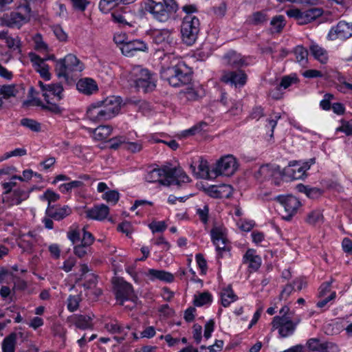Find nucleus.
<instances>
[{
  "label": "nucleus",
  "instance_id": "f257e3e1",
  "mask_svg": "<svg viewBox=\"0 0 352 352\" xmlns=\"http://www.w3.org/2000/svg\"><path fill=\"white\" fill-rule=\"evenodd\" d=\"M122 100L120 96H110L92 103L87 110V118L93 122H104L118 114Z\"/></svg>",
  "mask_w": 352,
  "mask_h": 352
},
{
  "label": "nucleus",
  "instance_id": "f03ea898",
  "mask_svg": "<svg viewBox=\"0 0 352 352\" xmlns=\"http://www.w3.org/2000/svg\"><path fill=\"white\" fill-rule=\"evenodd\" d=\"M144 0L141 3V8L144 13L150 14L152 17L160 22H166L171 15L176 13L179 5L175 0Z\"/></svg>",
  "mask_w": 352,
  "mask_h": 352
},
{
  "label": "nucleus",
  "instance_id": "7ed1b4c3",
  "mask_svg": "<svg viewBox=\"0 0 352 352\" xmlns=\"http://www.w3.org/2000/svg\"><path fill=\"white\" fill-rule=\"evenodd\" d=\"M160 76L170 85L177 87L191 82L192 71L184 61H179L175 65L162 67Z\"/></svg>",
  "mask_w": 352,
  "mask_h": 352
},
{
  "label": "nucleus",
  "instance_id": "20e7f679",
  "mask_svg": "<svg viewBox=\"0 0 352 352\" xmlns=\"http://www.w3.org/2000/svg\"><path fill=\"white\" fill-rule=\"evenodd\" d=\"M84 64L74 54H69L56 61L55 71L58 77L68 79L69 74L74 72H81Z\"/></svg>",
  "mask_w": 352,
  "mask_h": 352
},
{
  "label": "nucleus",
  "instance_id": "39448f33",
  "mask_svg": "<svg viewBox=\"0 0 352 352\" xmlns=\"http://www.w3.org/2000/svg\"><path fill=\"white\" fill-rule=\"evenodd\" d=\"M199 20L193 15H186L182 23L181 34L182 41L187 45H193L197 39L200 28Z\"/></svg>",
  "mask_w": 352,
  "mask_h": 352
},
{
  "label": "nucleus",
  "instance_id": "423d86ee",
  "mask_svg": "<svg viewBox=\"0 0 352 352\" xmlns=\"http://www.w3.org/2000/svg\"><path fill=\"white\" fill-rule=\"evenodd\" d=\"M135 84L139 89H142L144 93L151 92L156 87L155 75L151 73L148 69L137 67L135 69Z\"/></svg>",
  "mask_w": 352,
  "mask_h": 352
},
{
  "label": "nucleus",
  "instance_id": "0eeeda50",
  "mask_svg": "<svg viewBox=\"0 0 352 352\" xmlns=\"http://www.w3.org/2000/svg\"><path fill=\"white\" fill-rule=\"evenodd\" d=\"M323 13L324 10L320 8H311L304 11L298 8H293L286 11L287 16L295 19L300 25H304L315 21Z\"/></svg>",
  "mask_w": 352,
  "mask_h": 352
},
{
  "label": "nucleus",
  "instance_id": "6e6552de",
  "mask_svg": "<svg viewBox=\"0 0 352 352\" xmlns=\"http://www.w3.org/2000/svg\"><path fill=\"white\" fill-rule=\"evenodd\" d=\"M274 200L277 201L284 208V212L281 214L282 219L287 221H290L292 219L302 206L299 199L291 195H278L274 198Z\"/></svg>",
  "mask_w": 352,
  "mask_h": 352
},
{
  "label": "nucleus",
  "instance_id": "1a4fd4ad",
  "mask_svg": "<svg viewBox=\"0 0 352 352\" xmlns=\"http://www.w3.org/2000/svg\"><path fill=\"white\" fill-rule=\"evenodd\" d=\"M113 291L116 298L120 301V305H123L124 302L126 300L135 301L137 296L134 294L133 286L124 280L122 278H117L113 282Z\"/></svg>",
  "mask_w": 352,
  "mask_h": 352
},
{
  "label": "nucleus",
  "instance_id": "9d476101",
  "mask_svg": "<svg viewBox=\"0 0 352 352\" xmlns=\"http://www.w3.org/2000/svg\"><path fill=\"white\" fill-rule=\"evenodd\" d=\"M238 168L236 158L232 155L222 157L216 163V166L212 169V174L217 177L218 175L230 176Z\"/></svg>",
  "mask_w": 352,
  "mask_h": 352
},
{
  "label": "nucleus",
  "instance_id": "9b49d317",
  "mask_svg": "<svg viewBox=\"0 0 352 352\" xmlns=\"http://www.w3.org/2000/svg\"><path fill=\"white\" fill-rule=\"evenodd\" d=\"M248 80V75L243 69L223 70L220 81L235 87H243Z\"/></svg>",
  "mask_w": 352,
  "mask_h": 352
},
{
  "label": "nucleus",
  "instance_id": "f8f14e48",
  "mask_svg": "<svg viewBox=\"0 0 352 352\" xmlns=\"http://www.w3.org/2000/svg\"><path fill=\"white\" fill-rule=\"evenodd\" d=\"M352 37V23L345 21H340L336 25L332 26L327 34V39L335 41L340 39L346 41Z\"/></svg>",
  "mask_w": 352,
  "mask_h": 352
},
{
  "label": "nucleus",
  "instance_id": "ddd939ff",
  "mask_svg": "<svg viewBox=\"0 0 352 352\" xmlns=\"http://www.w3.org/2000/svg\"><path fill=\"white\" fill-rule=\"evenodd\" d=\"M150 36L154 43L161 45L162 47L166 49L172 47L175 43L172 30L167 28L155 29L151 30Z\"/></svg>",
  "mask_w": 352,
  "mask_h": 352
},
{
  "label": "nucleus",
  "instance_id": "4468645a",
  "mask_svg": "<svg viewBox=\"0 0 352 352\" xmlns=\"http://www.w3.org/2000/svg\"><path fill=\"white\" fill-rule=\"evenodd\" d=\"M272 331L278 330L280 338L288 337L292 335L296 329V323L292 320H284V318L276 316L272 321Z\"/></svg>",
  "mask_w": 352,
  "mask_h": 352
},
{
  "label": "nucleus",
  "instance_id": "2eb2a0df",
  "mask_svg": "<svg viewBox=\"0 0 352 352\" xmlns=\"http://www.w3.org/2000/svg\"><path fill=\"white\" fill-rule=\"evenodd\" d=\"M210 236L220 256H222V252H229L230 250V247L228 245V240L224 228L222 227L212 228L210 230Z\"/></svg>",
  "mask_w": 352,
  "mask_h": 352
},
{
  "label": "nucleus",
  "instance_id": "dca6fc26",
  "mask_svg": "<svg viewBox=\"0 0 352 352\" xmlns=\"http://www.w3.org/2000/svg\"><path fill=\"white\" fill-rule=\"evenodd\" d=\"M281 177H285L291 180L303 179L307 175L305 174L301 167V162L292 161L289 165L281 170Z\"/></svg>",
  "mask_w": 352,
  "mask_h": 352
},
{
  "label": "nucleus",
  "instance_id": "f3484780",
  "mask_svg": "<svg viewBox=\"0 0 352 352\" xmlns=\"http://www.w3.org/2000/svg\"><path fill=\"white\" fill-rule=\"evenodd\" d=\"M307 346L313 352H339L338 346L331 342H320L318 338H310L307 342Z\"/></svg>",
  "mask_w": 352,
  "mask_h": 352
},
{
  "label": "nucleus",
  "instance_id": "a211bd4d",
  "mask_svg": "<svg viewBox=\"0 0 352 352\" xmlns=\"http://www.w3.org/2000/svg\"><path fill=\"white\" fill-rule=\"evenodd\" d=\"M33 189L34 188L28 189L22 187L14 188L10 196L3 197V201L8 203L9 206L19 205L29 198Z\"/></svg>",
  "mask_w": 352,
  "mask_h": 352
},
{
  "label": "nucleus",
  "instance_id": "6ab92c4d",
  "mask_svg": "<svg viewBox=\"0 0 352 352\" xmlns=\"http://www.w3.org/2000/svg\"><path fill=\"white\" fill-rule=\"evenodd\" d=\"M280 167L275 164H263L259 169L254 173L255 179L260 182L269 179L277 174L280 175Z\"/></svg>",
  "mask_w": 352,
  "mask_h": 352
},
{
  "label": "nucleus",
  "instance_id": "aec40b11",
  "mask_svg": "<svg viewBox=\"0 0 352 352\" xmlns=\"http://www.w3.org/2000/svg\"><path fill=\"white\" fill-rule=\"evenodd\" d=\"M72 212V208L68 206L48 204L45 210L47 217L55 221H61L70 215Z\"/></svg>",
  "mask_w": 352,
  "mask_h": 352
},
{
  "label": "nucleus",
  "instance_id": "412c9836",
  "mask_svg": "<svg viewBox=\"0 0 352 352\" xmlns=\"http://www.w3.org/2000/svg\"><path fill=\"white\" fill-rule=\"evenodd\" d=\"M120 49L124 55L133 56L137 52H146L148 47L143 41L135 39L123 43Z\"/></svg>",
  "mask_w": 352,
  "mask_h": 352
},
{
  "label": "nucleus",
  "instance_id": "4be33fe9",
  "mask_svg": "<svg viewBox=\"0 0 352 352\" xmlns=\"http://www.w3.org/2000/svg\"><path fill=\"white\" fill-rule=\"evenodd\" d=\"M94 315H85V314H74L71 317L70 321L72 323L79 329L87 330L94 329Z\"/></svg>",
  "mask_w": 352,
  "mask_h": 352
},
{
  "label": "nucleus",
  "instance_id": "5701e85b",
  "mask_svg": "<svg viewBox=\"0 0 352 352\" xmlns=\"http://www.w3.org/2000/svg\"><path fill=\"white\" fill-rule=\"evenodd\" d=\"M223 60L226 65L230 67L232 70L242 69L241 68L247 66L248 63L241 54L234 51L229 52L223 56Z\"/></svg>",
  "mask_w": 352,
  "mask_h": 352
},
{
  "label": "nucleus",
  "instance_id": "b1692460",
  "mask_svg": "<svg viewBox=\"0 0 352 352\" xmlns=\"http://www.w3.org/2000/svg\"><path fill=\"white\" fill-rule=\"evenodd\" d=\"M85 213L87 219L101 221L107 218L109 213V208L102 204L87 209Z\"/></svg>",
  "mask_w": 352,
  "mask_h": 352
},
{
  "label": "nucleus",
  "instance_id": "393cba45",
  "mask_svg": "<svg viewBox=\"0 0 352 352\" xmlns=\"http://www.w3.org/2000/svg\"><path fill=\"white\" fill-rule=\"evenodd\" d=\"M77 89L85 95H91L98 90L96 82L91 78L80 79L76 84Z\"/></svg>",
  "mask_w": 352,
  "mask_h": 352
},
{
  "label": "nucleus",
  "instance_id": "a878e982",
  "mask_svg": "<svg viewBox=\"0 0 352 352\" xmlns=\"http://www.w3.org/2000/svg\"><path fill=\"white\" fill-rule=\"evenodd\" d=\"M243 263L248 264L250 272L257 271L261 265V258L256 254L253 249H248L243 256Z\"/></svg>",
  "mask_w": 352,
  "mask_h": 352
},
{
  "label": "nucleus",
  "instance_id": "bb28decb",
  "mask_svg": "<svg viewBox=\"0 0 352 352\" xmlns=\"http://www.w3.org/2000/svg\"><path fill=\"white\" fill-rule=\"evenodd\" d=\"M148 276L152 281L159 280L164 283H170L175 280V276L172 273L165 270L150 269L148 272Z\"/></svg>",
  "mask_w": 352,
  "mask_h": 352
},
{
  "label": "nucleus",
  "instance_id": "cd10ccee",
  "mask_svg": "<svg viewBox=\"0 0 352 352\" xmlns=\"http://www.w3.org/2000/svg\"><path fill=\"white\" fill-rule=\"evenodd\" d=\"M18 335L22 338L23 333L22 332H19V333L12 332L3 339L1 344L2 352L15 351V346Z\"/></svg>",
  "mask_w": 352,
  "mask_h": 352
},
{
  "label": "nucleus",
  "instance_id": "c85d7f7f",
  "mask_svg": "<svg viewBox=\"0 0 352 352\" xmlns=\"http://www.w3.org/2000/svg\"><path fill=\"white\" fill-rule=\"evenodd\" d=\"M197 178H203L210 179L215 178V176L212 174V170L209 168L208 163L207 160L200 158L199 164L198 166V172L196 173Z\"/></svg>",
  "mask_w": 352,
  "mask_h": 352
},
{
  "label": "nucleus",
  "instance_id": "c756f323",
  "mask_svg": "<svg viewBox=\"0 0 352 352\" xmlns=\"http://www.w3.org/2000/svg\"><path fill=\"white\" fill-rule=\"evenodd\" d=\"M310 52L315 59L322 64H325L328 60L327 52L317 44H312L310 47Z\"/></svg>",
  "mask_w": 352,
  "mask_h": 352
},
{
  "label": "nucleus",
  "instance_id": "7c9ffc66",
  "mask_svg": "<svg viewBox=\"0 0 352 352\" xmlns=\"http://www.w3.org/2000/svg\"><path fill=\"white\" fill-rule=\"evenodd\" d=\"M221 305L224 307H228L231 302L238 299L237 296L234 293L231 285H228L221 292Z\"/></svg>",
  "mask_w": 352,
  "mask_h": 352
},
{
  "label": "nucleus",
  "instance_id": "2f4dec72",
  "mask_svg": "<svg viewBox=\"0 0 352 352\" xmlns=\"http://www.w3.org/2000/svg\"><path fill=\"white\" fill-rule=\"evenodd\" d=\"M112 127L110 125H100L93 131L94 137L97 140H106L111 133Z\"/></svg>",
  "mask_w": 352,
  "mask_h": 352
},
{
  "label": "nucleus",
  "instance_id": "473e14b6",
  "mask_svg": "<svg viewBox=\"0 0 352 352\" xmlns=\"http://www.w3.org/2000/svg\"><path fill=\"white\" fill-rule=\"evenodd\" d=\"M230 188V186L223 185L221 186H217L214 185L209 186L208 187H203V190L210 197L215 199L222 198L223 197L222 188Z\"/></svg>",
  "mask_w": 352,
  "mask_h": 352
},
{
  "label": "nucleus",
  "instance_id": "72a5a7b5",
  "mask_svg": "<svg viewBox=\"0 0 352 352\" xmlns=\"http://www.w3.org/2000/svg\"><path fill=\"white\" fill-rule=\"evenodd\" d=\"M17 94L18 90L14 84L0 85V94L3 99L15 97Z\"/></svg>",
  "mask_w": 352,
  "mask_h": 352
},
{
  "label": "nucleus",
  "instance_id": "f704fd0d",
  "mask_svg": "<svg viewBox=\"0 0 352 352\" xmlns=\"http://www.w3.org/2000/svg\"><path fill=\"white\" fill-rule=\"evenodd\" d=\"M20 124L21 126L31 130L33 132H39L41 131V123L31 118H22L20 121Z\"/></svg>",
  "mask_w": 352,
  "mask_h": 352
},
{
  "label": "nucleus",
  "instance_id": "c9c22d12",
  "mask_svg": "<svg viewBox=\"0 0 352 352\" xmlns=\"http://www.w3.org/2000/svg\"><path fill=\"white\" fill-rule=\"evenodd\" d=\"M305 221L312 226L323 221V215L320 210H313L307 214Z\"/></svg>",
  "mask_w": 352,
  "mask_h": 352
},
{
  "label": "nucleus",
  "instance_id": "e433bc0d",
  "mask_svg": "<svg viewBox=\"0 0 352 352\" xmlns=\"http://www.w3.org/2000/svg\"><path fill=\"white\" fill-rule=\"evenodd\" d=\"M47 94L50 96H56L58 100L63 99L62 93L63 87L61 83H52L47 85Z\"/></svg>",
  "mask_w": 352,
  "mask_h": 352
},
{
  "label": "nucleus",
  "instance_id": "4c0bfd02",
  "mask_svg": "<svg viewBox=\"0 0 352 352\" xmlns=\"http://www.w3.org/2000/svg\"><path fill=\"white\" fill-rule=\"evenodd\" d=\"M212 300V295L209 292H206L195 296L193 303L197 307H201L211 302Z\"/></svg>",
  "mask_w": 352,
  "mask_h": 352
},
{
  "label": "nucleus",
  "instance_id": "58836bf2",
  "mask_svg": "<svg viewBox=\"0 0 352 352\" xmlns=\"http://www.w3.org/2000/svg\"><path fill=\"white\" fill-rule=\"evenodd\" d=\"M120 4H122V0H100L99 8L102 12H107Z\"/></svg>",
  "mask_w": 352,
  "mask_h": 352
},
{
  "label": "nucleus",
  "instance_id": "ea45409f",
  "mask_svg": "<svg viewBox=\"0 0 352 352\" xmlns=\"http://www.w3.org/2000/svg\"><path fill=\"white\" fill-rule=\"evenodd\" d=\"M267 15L264 11H257L251 16V23L254 25H263L267 21Z\"/></svg>",
  "mask_w": 352,
  "mask_h": 352
},
{
  "label": "nucleus",
  "instance_id": "a19ab883",
  "mask_svg": "<svg viewBox=\"0 0 352 352\" xmlns=\"http://www.w3.org/2000/svg\"><path fill=\"white\" fill-rule=\"evenodd\" d=\"M270 25L273 27L274 31L280 33L285 26V17L283 15H276L272 18Z\"/></svg>",
  "mask_w": 352,
  "mask_h": 352
},
{
  "label": "nucleus",
  "instance_id": "79ce46f5",
  "mask_svg": "<svg viewBox=\"0 0 352 352\" xmlns=\"http://www.w3.org/2000/svg\"><path fill=\"white\" fill-rule=\"evenodd\" d=\"M84 186L82 181H72L66 184H63L59 186V190L62 193H67L71 192L74 188H81Z\"/></svg>",
  "mask_w": 352,
  "mask_h": 352
},
{
  "label": "nucleus",
  "instance_id": "37998d69",
  "mask_svg": "<svg viewBox=\"0 0 352 352\" xmlns=\"http://www.w3.org/2000/svg\"><path fill=\"white\" fill-rule=\"evenodd\" d=\"M294 52L296 55V60L300 63H307L308 51L302 45H298L294 48Z\"/></svg>",
  "mask_w": 352,
  "mask_h": 352
},
{
  "label": "nucleus",
  "instance_id": "c03bdc74",
  "mask_svg": "<svg viewBox=\"0 0 352 352\" xmlns=\"http://www.w3.org/2000/svg\"><path fill=\"white\" fill-rule=\"evenodd\" d=\"M24 19L23 16L18 12H12L10 17L5 22L6 25L10 28H13L19 25L20 22Z\"/></svg>",
  "mask_w": 352,
  "mask_h": 352
},
{
  "label": "nucleus",
  "instance_id": "a18cd8bd",
  "mask_svg": "<svg viewBox=\"0 0 352 352\" xmlns=\"http://www.w3.org/2000/svg\"><path fill=\"white\" fill-rule=\"evenodd\" d=\"M102 199L109 203H112L113 205L116 204L120 199V194L116 190H111L104 192L102 195Z\"/></svg>",
  "mask_w": 352,
  "mask_h": 352
},
{
  "label": "nucleus",
  "instance_id": "49530a36",
  "mask_svg": "<svg viewBox=\"0 0 352 352\" xmlns=\"http://www.w3.org/2000/svg\"><path fill=\"white\" fill-rule=\"evenodd\" d=\"M40 199L47 201L48 204H52V202L57 201L60 199V195L50 189H47Z\"/></svg>",
  "mask_w": 352,
  "mask_h": 352
},
{
  "label": "nucleus",
  "instance_id": "de8ad7c7",
  "mask_svg": "<svg viewBox=\"0 0 352 352\" xmlns=\"http://www.w3.org/2000/svg\"><path fill=\"white\" fill-rule=\"evenodd\" d=\"M45 101L47 102V104H43L41 106L43 109L47 110L57 115L61 114L63 111L64 109L61 108L59 105L55 103L51 102L50 101V98H47V100Z\"/></svg>",
  "mask_w": 352,
  "mask_h": 352
},
{
  "label": "nucleus",
  "instance_id": "09e8293b",
  "mask_svg": "<svg viewBox=\"0 0 352 352\" xmlns=\"http://www.w3.org/2000/svg\"><path fill=\"white\" fill-rule=\"evenodd\" d=\"M91 252V247L80 243L74 247V253L78 258H82Z\"/></svg>",
  "mask_w": 352,
  "mask_h": 352
},
{
  "label": "nucleus",
  "instance_id": "8fccbe9b",
  "mask_svg": "<svg viewBox=\"0 0 352 352\" xmlns=\"http://www.w3.org/2000/svg\"><path fill=\"white\" fill-rule=\"evenodd\" d=\"M126 137L124 136H117L109 140L108 142L109 144V148L113 150H116L120 148V146L124 145L126 144Z\"/></svg>",
  "mask_w": 352,
  "mask_h": 352
},
{
  "label": "nucleus",
  "instance_id": "3c124183",
  "mask_svg": "<svg viewBox=\"0 0 352 352\" xmlns=\"http://www.w3.org/2000/svg\"><path fill=\"white\" fill-rule=\"evenodd\" d=\"M80 301V298L78 295L76 296H69L67 299V309L73 312L79 307V303Z\"/></svg>",
  "mask_w": 352,
  "mask_h": 352
},
{
  "label": "nucleus",
  "instance_id": "603ef678",
  "mask_svg": "<svg viewBox=\"0 0 352 352\" xmlns=\"http://www.w3.org/2000/svg\"><path fill=\"white\" fill-rule=\"evenodd\" d=\"M111 17L113 21L121 25H131L126 21L125 16L119 11H114L111 13Z\"/></svg>",
  "mask_w": 352,
  "mask_h": 352
},
{
  "label": "nucleus",
  "instance_id": "864d4df0",
  "mask_svg": "<svg viewBox=\"0 0 352 352\" xmlns=\"http://www.w3.org/2000/svg\"><path fill=\"white\" fill-rule=\"evenodd\" d=\"M161 177L162 175L161 173H160L159 169L154 168L146 174L145 179L148 182L155 183L159 182Z\"/></svg>",
  "mask_w": 352,
  "mask_h": 352
},
{
  "label": "nucleus",
  "instance_id": "5fc2aeb1",
  "mask_svg": "<svg viewBox=\"0 0 352 352\" xmlns=\"http://www.w3.org/2000/svg\"><path fill=\"white\" fill-rule=\"evenodd\" d=\"M72 3V8L74 10L84 12L89 5V0H71Z\"/></svg>",
  "mask_w": 352,
  "mask_h": 352
},
{
  "label": "nucleus",
  "instance_id": "6e6d98bb",
  "mask_svg": "<svg viewBox=\"0 0 352 352\" xmlns=\"http://www.w3.org/2000/svg\"><path fill=\"white\" fill-rule=\"evenodd\" d=\"M298 79L296 76H285L282 78L281 81L279 84L280 88L287 89L290 87L293 83H297Z\"/></svg>",
  "mask_w": 352,
  "mask_h": 352
},
{
  "label": "nucleus",
  "instance_id": "4d7b16f0",
  "mask_svg": "<svg viewBox=\"0 0 352 352\" xmlns=\"http://www.w3.org/2000/svg\"><path fill=\"white\" fill-rule=\"evenodd\" d=\"M160 170V173H161L162 177H175L177 175V168H170L168 166H163L161 168H158Z\"/></svg>",
  "mask_w": 352,
  "mask_h": 352
},
{
  "label": "nucleus",
  "instance_id": "13d9d810",
  "mask_svg": "<svg viewBox=\"0 0 352 352\" xmlns=\"http://www.w3.org/2000/svg\"><path fill=\"white\" fill-rule=\"evenodd\" d=\"M342 125L336 129V131L343 132L347 136L352 135V124L343 119L340 120Z\"/></svg>",
  "mask_w": 352,
  "mask_h": 352
},
{
  "label": "nucleus",
  "instance_id": "bf43d9fd",
  "mask_svg": "<svg viewBox=\"0 0 352 352\" xmlns=\"http://www.w3.org/2000/svg\"><path fill=\"white\" fill-rule=\"evenodd\" d=\"M67 235L73 244H76L81 241L80 232L78 229L70 228Z\"/></svg>",
  "mask_w": 352,
  "mask_h": 352
},
{
  "label": "nucleus",
  "instance_id": "052dcab7",
  "mask_svg": "<svg viewBox=\"0 0 352 352\" xmlns=\"http://www.w3.org/2000/svg\"><path fill=\"white\" fill-rule=\"evenodd\" d=\"M35 43V50H47V45L43 41V37L41 34L37 33L33 38Z\"/></svg>",
  "mask_w": 352,
  "mask_h": 352
},
{
  "label": "nucleus",
  "instance_id": "680f3d73",
  "mask_svg": "<svg viewBox=\"0 0 352 352\" xmlns=\"http://www.w3.org/2000/svg\"><path fill=\"white\" fill-rule=\"evenodd\" d=\"M82 232L83 234L80 243L91 247L94 242V236L91 232L86 230L85 227L82 228Z\"/></svg>",
  "mask_w": 352,
  "mask_h": 352
},
{
  "label": "nucleus",
  "instance_id": "e2e57ef3",
  "mask_svg": "<svg viewBox=\"0 0 352 352\" xmlns=\"http://www.w3.org/2000/svg\"><path fill=\"white\" fill-rule=\"evenodd\" d=\"M6 43L8 48L13 50L18 49L19 51L21 52V41L18 36L16 38L8 36L6 40Z\"/></svg>",
  "mask_w": 352,
  "mask_h": 352
},
{
  "label": "nucleus",
  "instance_id": "0e129e2a",
  "mask_svg": "<svg viewBox=\"0 0 352 352\" xmlns=\"http://www.w3.org/2000/svg\"><path fill=\"white\" fill-rule=\"evenodd\" d=\"M148 226L153 232H161L164 231L167 228L164 221H153Z\"/></svg>",
  "mask_w": 352,
  "mask_h": 352
},
{
  "label": "nucleus",
  "instance_id": "69168bd1",
  "mask_svg": "<svg viewBox=\"0 0 352 352\" xmlns=\"http://www.w3.org/2000/svg\"><path fill=\"white\" fill-rule=\"evenodd\" d=\"M197 214L199 217L200 221L206 224L208 221V214H209V207L208 205H205L204 206V208H198L197 210Z\"/></svg>",
  "mask_w": 352,
  "mask_h": 352
},
{
  "label": "nucleus",
  "instance_id": "338daca9",
  "mask_svg": "<svg viewBox=\"0 0 352 352\" xmlns=\"http://www.w3.org/2000/svg\"><path fill=\"white\" fill-rule=\"evenodd\" d=\"M294 290V286L292 283L287 284L279 295V300H287Z\"/></svg>",
  "mask_w": 352,
  "mask_h": 352
},
{
  "label": "nucleus",
  "instance_id": "774afa93",
  "mask_svg": "<svg viewBox=\"0 0 352 352\" xmlns=\"http://www.w3.org/2000/svg\"><path fill=\"white\" fill-rule=\"evenodd\" d=\"M53 32L57 39L60 41H66L67 39V35L64 32L61 26L55 25L53 27Z\"/></svg>",
  "mask_w": 352,
  "mask_h": 352
}]
</instances>
